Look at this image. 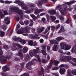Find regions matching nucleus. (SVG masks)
<instances>
[{
  "label": "nucleus",
  "instance_id": "nucleus-1",
  "mask_svg": "<svg viewBox=\"0 0 76 76\" xmlns=\"http://www.w3.org/2000/svg\"><path fill=\"white\" fill-rule=\"evenodd\" d=\"M75 3H76L75 1H72L68 2H66L65 4H63L62 5H58L56 7V9H58V10H59V12L62 15H64V11H65V10H68L70 12L73 9L72 8L70 7L67 9V7L66 6V4H67V5H71L72 4H73Z\"/></svg>",
  "mask_w": 76,
  "mask_h": 76
},
{
  "label": "nucleus",
  "instance_id": "nucleus-2",
  "mask_svg": "<svg viewBox=\"0 0 76 76\" xmlns=\"http://www.w3.org/2000/svg\"><path fill=\"white\" fill-rule=\"evenodd\" d=\"M0 56H2L3 54V51L1 50V48L0 47ZM10 52L9 51H7L5 52V54L7 55L5 56H1L0 57V63L1 64H5L7 63V59L8 60H10L13 55V54L12 53H10ZM7 58V59H6Z\"/></svg>",
  "mask_w": 76,
  "mask_h": 76
},
{
  "label": "nucleus",
  "instance_id": "nucleus-3",
  "mask_svg": "<svg viewBox=\"0 0 76 76\" xmlns=\"http://www.w3.org/2000/svg\"><path fill=\"white\" fill-rule=\"evenodd\" d=\"M12 12H15L16 13H18L20 16H17L16 17L17 19H23V16H24L23 14V12L21 10H19L17 8L14 7L11 9H10L9 10V15H11L12 13Z\"/></svg>",
  "mask_w": 76,
  "mask_h": 76
},
{
  "label": "nucleus",
  "instance_id": "nucleus-4",
  "mask_svg": "<svg viewBox=\"0 0 76 76\" xmlns=\"http://www.w3.org/2000/svg\"><path fill=\"white\" fill-rule=\"evenodd\" d=\"M33 53L32 52V51L30 50L29 52V54H30V56L31 57H33L34 56H35L36 57H37V59L36 60L35 59H34V61H41V60L39 58V55H36L37 53H41V51L39 50V48H37V49H33Z\"/></svg>",
  "mask_w": 76,
  "mask_h": 76
},
{
  "label": "nucleus",
  "instance_id": "nucleus-5",
  "mask_svg": "<svg viewBox=\"0 0 76 76\" xmlns=\"http://www.w3.org/2000/svg\"><path fill=\"white\" fill-rule=\"evenodd\" d=\"M45 29V28L42 27L40 28H37V31L36 33H35V34L34 35H34L32 34H31L29 35L30 37L32 38V39H39L40 38L39 37H38V36L39 35V33H40L41 32H42L44 29Z\"/></svg>",
  "mask_w": 76,
  "mask_h": 76
},
{
  "label": "nucleus",
  "instance_id": "nucleus-6",
  "mask_svg": "<svg viewBox=\"0 0 76 76\" xmlns=\"http://www.w3.org/2000/svg\"><path fill=\"white\" fill-rule=\"evenodd\" d=\"M29 27H27L25 28H22L20 29L19 30L17 31V33L18 34H23L24 36H28V34H25V32L29 33V29L31 28H29Z\"/></svg>",
  "mask_w": 76,
  "mask_h": 76
},
{
  "label": "nucleus",
  "instance_id": "nucleus-7",
  "mask_svg": "<svg viewBox=\"0 0 76 76\" xmlns=\"http://www.w3.org/2000/svg\"><path fill=\"white\" fill-rule=\"evenodd\" d=\"M73 58L72 56H64L63 58H60V60L61 61H64L65 62H69L70 63H71L72 65H74V66H76V64H75L72 62V61H69V60H72V59Z\"/></svg>",
  "mask_w": 76,
  "mask_h": 76
},
{
  "label": "nucleus",
  "instance_id": "nucleus-8",
  "mask_svg": "<svg viewBox=\"0 0 76 76\" xmlns=\"http://www.w3.org/2000/svg\"><path fill=\"white\" fill-rule=\"evenodd\" d=\"M71 46L70 45H64V43H61L60 44V47L61 50H64L65 51L69 50L71 48Z\"/></svg>",
  "mask_w": 76,
  "mask_h": 76
},
{
  "label": "nucleus",
  "instance_id": "nucleus-9",
  "mask_svg": "<svg viewBox=\"0 0 76 76\" xmlns=\"http://www.w3.org/2000/svg\"><path fill=\"white\" fill-rule=\"evenodd\" d=\"M14 3H19L18 5L20 6H21L23 9H24L26 10L28 9V7H25V4L23 2L19 1L18 0H16Z\"/></svg>",
  "mask_w": 76,
  "mask_h": 76
},
{
  "label": "nucleus",
  "instance_id": "nucleus-10",
  "mask_svg": "<svg viewBox=\"0 0 76 76\" xmlns=\"http://www.w3.org/2000/svg\"><path fill=\"white\" fill-rule=\"evenodd\" d=\"M13 39L15 41L19 42L22 45H24L26 43V41L20 38V37H17L16 36H15L14 37H13Z\"/></svg>",
  "mask_w": 76,
  "mask_h": 76
},
{
  "label": "nucleus",
  "instance_id": "nucleus-11",
  "mask_svg": "<svg viewBox=\"0 0 76 76\" xmlns=\"http://www.w3.org/2000/svg\"><path fill=\"white\" fill-rule=\"evenodd\" d=\"M63 39V37H58L56 38V40H56L54 39L50 40V42L52 45H53V44H59V42L61 41V40H62Z\"/></svg>",
  "mask_w": 76,
  "mask_h": 76
},
{
  "label": "nucleus",
  "instance_id": "nucleus-12",
  "mask_svg": "<svg viewBox=\"0 0 76 76\" xmlns=\"http://www.w3.org/2000/svg\"><path fill=\"white\" fill-rule=\"evenodd\" d=\"M10 67L8 65H6L2 67V70L4 72H6L7 71H9V70H10Z\"/></svg>",
  "mask_w": 76,
  "mask_h": 76
},
{
  "label": "nucleus",
  "instance_id": "nucleus-13",
  "mask_svg": "<svg viewBox=\"0 0 76 76\" xmlns=\"http://www.w3.org/2000/svg\"><path fill=\"white\" fill-rule=\"evenodd\" d=\"M43 11H44V9H40L38 10V9L37 8L35 10L34 14H35V15H37V14H38V13L42 12Z\"/></svg>",
  "mask_w": 76,
  "mask_h": 76
},
{
  "label": "nucleus",
  "instance_id": "nucleus-14",
  "mask_svg": "<svg viewBox=\"0 0 76 76\" xmlns=\"http://www.w3.org/2000/svg\"><path fill=\"white\" fill-rule=\"evenodd\" d=\"M47 0H40L38 2L37 6H41L43 4V2H47Z\"/></svg>",
  "mask_w": 76,
  "mask_h": 76
},
{
  "label": "nucleus",
  "instance_id": "nucleus-15",
  "mask_svg": "<svg viewBox=\"0 0 76 76\" xmlns=\"http://www.w3.org/2000/svg\"><path fill=\"white\" fill-rule=\"evenodd\" d=\"M22 51L21 50H20L18 51V56H19L20 57L21 59H23V56L22 54Z\"/></svg>",
  "mask_w": 76,
  "mask_h": 76
},
{
  "label": "nucleus",
  "instance_id": "nucleus-16",
  "mask_svg": "<svg viewBox=\"0 0 76 76\" xmlns=\"http://www.w3.org/2000/svg\"><path fill=\"white\" fill-rule=\"evenodd\" d=\"M52 64V62H51L50 65H48L46 69L45 70V71L47 72V73H49V72H50V69L51 67Z\"/></svg>",
  "mask_w": 76,
  "mask_h": 76
},
{
  "label": "nucleus",
  "instance_id": "nucleus-17",
  "mask_svg": "<svg viewBox=\"0 0 76 76\" xmlns=\"http://www.w3.org/2000/svg\"><path fill=\"white\" fill-rule=\"evenodd\" d=\"M46 46H44L42 47V53L43 55H46V51H45V48Z\"/></svg>",
  "mask_w": 76,
  "mask_h": 76
},
{
  "label": "nucleus",
  "instance_id": "nucleus-18",
  "mask_svg": "<svg viewBox=\"0 0 76 76\" xmlns=\"http://www.w3.org/2000/svg\"><path fill=\"white\" fill-rule=\"evenodd\" d=\"M76 44V42H75ZM71 52L72 53H75V54H76V45H75L73 47L72 49L71 50Z\"/></svg>",
  "mask_w": 76,
  "mask_h": 76
},
{
  "label": "nucleus",
  "instance_id": "nucleus-19",
  "mask_svg": "<svg viewBox=\"0 0 76 76\" xmlns=\"http://www.w3.org/2000/svg\"><path fill=\"white\" fill-rule=\"evenodd\" d=\"M66 72V69L64 68H60L59 71V73L61 75H64V72Z\"/></svg>",
  "mask_w": 76,
  "mask_h": 76
},
{
  "label": "nucleus",
  "instance_id": "nucleus-20",
  "mask_svg": "<svg viewBox=\"0 0 76 76\" xmlns=\"http://www.w3.org/2000/svg\"><path fill=\"white\" fill-rule=\"evenodd\" d=\"M48 12L50 15H55L56 14V11L55 10H53L51 11L48 10Z\"/></svg>",
  "mask_w": 76,
  "mask_h": 76
},
{
  "label": "nucleus",
  "instance_id": "nucleus-21",
  "mask_svg": "<svg viewBox=\"0 0 76 76\" xmlns=\"http://www.w3.org/2000/svg\"><path fill=\"white\" fill-rule=\"evenodd\" d=\"M3 22L4 23H6L7 25H8V24H9V23H10V21L9 19H5L4 21H3Z\"/></svg>",
  "mask_w": 76,
  "mask_h": 76
},
{
  "label": "nucleus",
  "instance_id": "nucleus-22",
  "mask_svg": "<svg viewBox=\"0 0 76 76\" xmlns=\"http://www.w3.org/2000/svg\"><path fill=\"white\" fill-rule=\"evenodd\" d=\"M41 72H39L38 73L39 76H41V75H42L44 74V69H43V68L41 67Z\"/></svg>",
  "mask_w": 76,
  "mask_h": 76
},
{
  "label": "nucleus",
  "instance_id": "nucleus-23",
  "mask_svg": "<svg viewBox=\"0 0 76 76\" xmlns=\"http://www.w3.org/2000/svg\"><path fill=\"white\" fill-rule=\"evenodd\" d=\"M14 46H17L19 48H22V47L18 43H14Z\"/></svg>",
  "mask_w": 76,
  "mask_h": 76
},
{
  "label": "nucleus",
  "instance_id": "nucleus-24",
  "mask_svg": "<svg viewBox=\"0 0 76 76\" xmlns=\"http://www.w3.org/2000/svg\"><path fill=\"white\" fill-rule=\"evenodd\" d=\"M28 48L26 47H24L23 49V53H26L28 51Z\"/></svg>",
  "mask_w": 76,
  "mask_h": 76
},
{
  "label": "nucleus",
  "instance_id": "nucleus-25",
  "mask_svg": "<svg viewBox=\"0 0 76 76\" xmlns=\"http://www.w3.org/2000/svg\"><path fill=\"white\" fill-rule=\"evenodd\" d=\"M11 49L12 51H15L16 50H17V48L16 47V46H14V43L13 44V45L12 46Z\"/></svg>",
  "mask_w": 76,
  "mask_h": 76
},
{
  "label": "nucleus",
  "instance_id": "nucleus-26",
  "mask_svg": "<svg viewBox=\"0 0 76 76\" xmlns=\"http://www.w3.org/2000/svg\"><path fill=\"white\" fill-rule=\"evenodd\" d=\"M57 45H54L53 47L52 50L53 51H57Z\"/></svg>",
  "mask_w": 76,
  "mask_h": 76
},
{
  "label": "nucleus",
  "instance_id": "nucleus-27",
  "mask_svg": "<svg viewBox=\"0 0 76 76\" xmlns=\"http://www.w3.org/2000/svg\"><path fill=\"white\" fill-rule=\"evenodd\" d=\"M31 17H32L33 19H38V18H39V17H38V16H37V17H36V16H35V15H34V14H32L31 15Z\"/></svg>",
  "mask_w": 76,
  "mask_h": 76
},
{
  "label": "nucleus",
  "instance_id": "nucleus-28",
  "mask_svg": "<svg viewBox=\"0 0 76 76\" xmlns=\"http://www.w3.org/2000/svg\"><path fill=\"white\" fill-rule=\"evenodd\" d=\"M28 44L30 46H32L33 45V41L32 40H30L28 42Z\"/></svg>",
  "mask_w": 76,
  "mask_h": 76
},
{
  "label": "nucleus",
  "instance_id": "nucleus-29",
  "mask_svg": "<svg viewBox=\"0 0 76 76\" xmlns=\"http://www.w3.org/2000/svg\"><path fill=\"white\" fill-rule=\"evenodd\" d=\"M4 18V15L3 14V13L0 11V19H3Z\"/></svg>",
  "mask_w": 76,
  "mask_h": 76
},
{
  "label": "nucleus",
  "instance_id": "nucleus-30",
  "mask_svg": "<svg viewBox=\"0 0 76 76\" xmlns=\"http://www.w3.org/2000/svg\"><path fill=\"white\" fill-rule=\"evenodd\" d=\"M0 35L1 37H3L5 33L1 31V30H0Z\"/></svg>",
  "mask_w": 76,
  "mask_h": 76
},
{
  "label": "nucleus",
  "instance_id": "nucleus-31",
  "mask_svg": "<svg viewBox=\"0 0 76 76\" xmlns=\"http://www.w3.org/2000/svg\"><path fill=\"white\" fill-rule=\"evenodd\" d=\"M59 63H60L59 61L55 60L54 61V64L55 65V66H57V65Z\"/></svg>",
  "mask_w": 76,
  "mask_h": 76
},
{
  "label": "nucleus",
  "instance_id": "nucleus-32",
  "mask_svg": "<svg viewBox=\"0 0 76 76\" xmlns=\"http://www.w3.org/2000/svg\"><path fill=\"white\" fill-rule=\"evenodd\" d=\"M52 21L54 22L55 23H59V21L58 20H56H56L55 19H52Z\"/></svg>",
  "mask_w": 76,
  "mask_h": 76
},
{
  "label": "nucleus",
  "instance_id": "nucleus-33",
  "mask_svg": "<svg viewBox=\"0 0 76 76\" xmlns=\"http://www.w3.org/2000/svg\"><path fill=\"white\" fill-rule=\"evenodd\" d=\"M50 26L48 27V28L46 29L44 33L45 34H46V33H47L48 32V31L49 30H50Z\"/></svg>",
  "mask_w": 76,
  "mask_h": 76
},
{
  "label": "nucleus",
  "instance_id": "nucleus-34",
  "mask_svg": "<svg viewBox=\"0 0 76 76\" xmlns=\"http://www.w3.org/2000/svg\"><path fill=\"white\" fill-rule=\"evenodd\" d=\"M65 30L64 29V27H61L60 30L59 31V32L60 33V32H64Z\"/></svg>",
  "mask_w": 76,
  "mask_h": 76
},
{
  "label": "nucleus",
  "instance_id": "nucleus-35",
  "mask_svg": "<svg viewBox=\"0 0 76 76\" xmlns=\"http://www.w3.org/2000/svg\"><path fill=\"white\" fill-rule=\"evenodd\" d=\"M7 11H8L7 10V11L5 10L3 11L4 14V15H8V13L7 12Z\"/></svg>",
  "mask_w": 76,
  "mask_h": 76
},
{
  "label": "nucleus",
  "instance_id": "nucleus-36",
  "mask_svg": "<svg viewBox=\"0 0 76 76\" xmlns=\"http://www.w3.org/2000/svg\"><path fill=\"white\" fill-rule=\"evenodd\" d=\"M20 76H29V74L28 73H24L23 74L21 75Z\"/></svg>",
  "mask_w": 76,
  "mask_h": 76
},
{
  "label": "nucleus",
  "instance_id": "nucleus-37",
  "mask_svg": "<svg viewBox=\"0 0 76 76\" xmlns=\"http://www.w3.org/2000/svg\"><path fill=\"white\" fill-rule=\"evenodd\" d=\"M51 46V45L49 44L48 45V46L47 47V50L48 51H49L50 50V48H51V47H50Z\"/></svg>",
  "mask_w": 76,
  "mask_h": 76
},
{
  "label": "nucleus",
  "instance_id": "nucleus-38",
  "mask_svg": "<svg viewBox=\"0 0 76 76\" xmlns=\"http://www.w3.org/2000/svg\"><path fill=\"white\" fill-rule=\"evenodd\" d=\"M3 47L4 49H5V50H7V49H8V46L6 45H4Z\"/></svg>",
  "mask_w": 76,
  "mask_h": 76
},
{
  "label": "nucleus",
  "instance_id": "nucleus-39",
  "mask_svg": "<svg viewBox=\"0 0 76 76\" xmlns=\"http://www.w3.org/2000/svg\"><path fill=\"white\" fill-rule=\"evenodd\" d=\"M37 45V43L35 41L34 42H33V46H36V45Z\"/></svg>",
  "mask_w": 76,
  "mask_h": 76
},
{
  "label": "nucleus",
  "instance_id": "nucleus-40",
  "mask_svg": "<svg viewBox=\"0 0 76 76\" xmlns=\"http://www.w3.org/2000/svg\"><path fill=\"white\" fill-rule=\"evenodd\" d=\"M12 1H5V3L10 4V3H12Z\"/></svg>",
  "mask_w": 76,
  "mask_h": 76
},
{
  "label": "nucleus",
  "instance_id": "nucleus-41",
  "mask_svg": "<svg viewBox=\"0 0 76 76\" xmlns=\"http://www.w3.org/2000/svg\"><path fill=\"white\" fill-rule=\"evenodd\" d=\"M49 34V32L48 33L46 36H44V35H43V37H44L46 39H47V38H48V37H47V36H48V35Z\"/></svg>",
  "mask_w": 76,
  "mask_h": 76
},
{
  "label": "nucleus",
  "instance_id": "nucleus-42",
  "mask_svg": "<svg viewBox=\"0 0 76 76\" xmlns=\"http://www.w3.org/2000/svg\"><path fill=\"white\" fill-rule=\"evenodd\" d=\"M33 21H32V20H30V23L29 26H32L33 25Z\"/></svg>",
  "mask_w": 76,
  "mask_h": 76
},
{
  "label": "nucleus",
  "instance_id": "nucleus-43",
  "mask_svg": "<svg viewBox=\"0 0 76 76\" xmlns=\"http://www.w3.org/2000/svg\"><path fill=\"white\" fill-rule=\"evenodd\" d=\"M58 67H54L52 69V70H58Z\"/></svg>",
  "mask_w": 76,
  "mask_h": 76
},
{
  "label": "nucleus",
  "instance_id": "nucleus-44",
  "mask_svg": "<svg viewBox=\"0 0 76 76\" xmlns=\"http://www.w3.org/2000/svg\"><path fill=\"white\" fill-rule=\"evenodd\" d=\"M60 27V24H58L56 26V29H58Z\"/></svg>",
  "mask_w": 76,
  "mask_h": 76
},
{
  "label": "nucleus",
  "instance_id": "nucleus-45",
  "mask_svg": "<svg viewBox=\"0 0 76 76\" xmlns=\"http://www.w3.org/2000/svg\"><path fill=\"white\" fill-rule=\"evenodd\" d=\"M25 64V63L23 62L22 63H20V65L21 67H24V65Z\"/></svg>",
  "mask_w": 76,
  "mask_h": 76
},
{
  "label": "nucleus",
  "instance_id": "nucleus-46",
  "mask_svg": "<svg viewBox=\"0 0 76 76\" xmlns=\"http://www.w3.org/2000/svg\"><path fill=\"white\" fill-rule=\"evenodd\" d=\"M50 18L52 19H56V18L55 16H50Z\"/></svg>",
  "mask_w": 76,
  "mask_h": 76
},
{
  "label": "nucleus",
  "instance_id": "nucleus-47",
  "mask_svg": "<svg viewBox=\"0 0 76 76\" xmlns=\"http://www.w3.org/2000/svg\"><path fill=\"white\" fill-rule=\"evenodd\" d=\"M3 28L4 29V30H6L7 29V26L6 25H4V26L3 27Z\"/></svg>",
  "mask_w": 76,
  "mask_h": 76
},
{
  "label": "nucleus",
  "instance_id": "nucleus-48",
  "mask_svg": "<svg viewBox=\"0 0 76 76\" xmlns=\"http://www.w3.org/2000/svg\"><path fill=\"white\" fill-rule=\"evenodd\" d=\"M51 28H52V31H54V30L55 29V26H52Z\"/></svg>",
  "mask_w": 76,
  "mask_h": 76
},
{
  "label": "nucleus",
  "instance_id": "nucleus-49",
  "mask_svg": "<svg viewBox=\"0 0 76 76\" xmlns=\"http://www.w3.org/2000/svg\"><path fill=\"white\" fill-rule=\"evenodd\" d=\"M29 21H24V23L26 25H28V24H29Z\"/></svg>",
  "mask_w": 76,
  "mask_h": 76
},
{
  "label": "nucleus",
  "instance_id": "nucleus-50",
  "mask_svg": "<svg viewBox=\"0 0 76 76\" xmlns=\"http://www.w3.org/2000/svg\"><path fill=\"white\" fill-rule=\"evenodd\" d=\"M65 54H66V55H70V52H65Z\"/></svg>",
  "mask_w": 76,
  "mask_h": 76
},
{
  "label": "nucleus",
  "instance_id": "nucleus-51",
  "mask_svg": "<svg viewBox=\"0 0 76 76\" xmlns=\"http://www.w3.org/2000/svg\"><path fill=\"white\" fill-rule=\"evenodd\" d=\"M20 27V25H19V24L17 25V26L16 27L17 29L18 30V28H19Z\"/></svg>",
  "mask_w": 76,
  "mask_h": 76
},
{
  "label": "nucleus",
  "instance_id": "nucleus-52",
  "mask_svg": "<svg viewBox=\"0 0 76 76\" xmlns=\"http://www.w3.org/2000/svg\"><path fill=\"white\" fill-rule=\"evenodd\" d=\"M45 15V13H42L40 14L39 16H44Z\"/></svg>",
  "mask_w": 76,
  "mask_h": 76
},
{
  "label": "nucleus",
  "instance_id": "nucleus-53",
  "mask_svg": "<svg viewBox=\"0 0 76 76\" xmlns=\"http://www.w3.org/2000/svg\"><path fill=\"white\" fill-rule=\"evenodd\" d=\"M30 64H31L30 63H28L26 65V68H27V67H28V66H30Z\"/></svg>",
  "mask_w": 76,
  "mask_h": 76
},
{
  "label": "nucleus",
  "instance_id": "nucleus-54",
  "mask_svg": "<svg viewBox=\"0 0 76 76\" xmlns=\"http://www.w3.org/2000/svg\"><path fill=\"white\" fill-rule=\"evenodd\" d=\"M59 17L60 19H64V17H63V16H59Z\"/></svg>",
  "mask_w": 76,
  "mask_h": 76
},
{
  "label": "nucleus",
  "instance_id": "nucleus-55",
  "mask_svg": "<svg viewBox=\"0 0 76 76\" xmlns=\"http://www.w3.org/2000/svg\"><path fill=\"white\" fill-rule=\"evenodd\" d=\"M58 51L59 53H63V51L61 50V49H59V50H58Z\"/></svg>",
  "mask_w": 76,
  "mask_h": 76
},
{
  "label": "nucleus",
  "instance_id": "nucleus-56",
  "mask_svg": "<svg viewBox=\"0 0 76 76\" xmlns=\"http://www.w3.org/2000/svg\"><path fill=\"white\" fill-rule=\"evenodd\" d=\"M67 74L68 75H69V76H73V75H71V74L69 72V70H67Z\"/></svg>",
  "mask_w": 76,
  "mask_h": 76
},
{
  "label": "nucleus",
  "instance_id": "nucleus-57",
  "mask_svg": "<svg viewBox=\"0 0 76 76\" xmlns=\"http://www.w3.org/2000/svg\"><path fill=\"white\" fill-rule=\"evenodd\" d=\"M31 31L32 32H34L35 31V28H33L31 29Z\"/></svg>",
  "mask_w": 76,
  "mask_h": 76
},
{
  "label": "nucleus",
  "instance_id": "nucleus-58",
  "mask_svg": "<svg viewBox=\"0 0 76 76\" xmlns=\"http://www.w3.org/2000/svg\"><path fill=\"white\" fill-rule=\"evenodd\" d=\"M72 74L73 75H76V69L75 70V71L73 72Z\"/></svg>",
  "mask_w": 76,
  "mask_h": 76
},
{
  "label": "nucleus",
  "instance_id": "nucleus-59",
  "mask_svg": "<svg viewBox=\"0 0 76 76\" xmlns=\"http://www.w3.org/2000/svg\"><path fill=\"white\" fill-rule=\"evenodd\" d=\"M39 41L40 43H42V42H44V40L42 39H41Z\"/></svg>",
  "mask_w": 76,
  "mask_h": 76
},
{
  "label": "nucleus",
  "instance_id": "nucleus-60",
  "mask_svg": "<svg viewBox=\"0 0 76 76\" xmlns=\"http://www.w3.org/2000/svg\"><path fill=\"white\" fill-rule=\"evenodd\" d=\"M2 75L3 76H7V73H5V74H2Z\"/></svg>",
  "mask_w": 76,
  "mask_h": 76
},
{
  "label": "nucleus",
  "instance_id": "nucleus-61",
  "mask_svg": "<svg viewBox=\"0 0 76 76\" xmlns=\"http://www.w3.org/2000/svg\"><path fill=\"white\" fill-rule=\"evenodd\" d=\"M46 18H47V19H49L50 18V17H49V15H46Z\"/></svg>",
  "mask_w": 76,
  "mask_h": 76
},
{
  "label": "nucleus",
  "instance_id": "nucleus-62",
  "mask_svg": "<svg viewBox=\"0 0 76 76\" xmlns=\"http://www.w3.org/2000/svg\"><path fill=\"white\" fill-rule=\"evenodd\" d=\"M52 75H55V76H58V74L56 73H52Z\"/></svg>",
  "mask_w": 76,
  "mask_h": 76
},
{
  "label": "nucleus",
  "instance_id": "nucleus-63",
  "mask_svg": "<svg viewBox=\"0 0 76 76\" xmlns=\"http://www.w3.org/2000/svg\"><path fill=\"white\" fill-rule=\"evenodd\" d=\"M19 23L20 24L22 25H24V23H23L22 21H20Z\"/></svg>",
  "mask_w": 76,
  "mask_h": 76
},
{
  "label": "nucleus",
  "instance_id": "nucleus-64",
  "mask_svg": "<svg viewBox=\"0 0 76 76\" xmlns=\"http://www.w3.org/2000/svg\"><path fill=\"white\" fill-rule=\"evenodd\" d=\"M72 60L73 61H74L75 62H76V58H73L72 59Z\"/></svg>",
  "mask_w": 76,
  "mask_h": 76
}]
</instances>
